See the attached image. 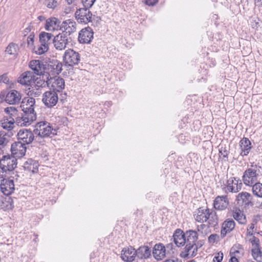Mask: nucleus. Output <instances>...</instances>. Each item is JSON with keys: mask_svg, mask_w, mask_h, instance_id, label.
Returning a JSON list of instances; mask_svg holds the SVG:
<instances>
[{"mask_svg": "<svg viewBox=\"0 0 262 262\" xmlns=\"http://www.w3.org/2000/svg\"><path fill=\"white\" fill-rule=\"evenodd\" d=\"M195 221L200 223H207L198 226L199 232L203 233V230H207L209 227H214L218 225L219 217L216 212L208 208H199L194 214Z\"/></svg>", "mask_w": 262, "mask_h": 262, "instance_id": "obj_1", "label": "nucleus"}, {"mask_svg": "<svg viewBox=\"0 0 262 262\" xmlns=\"http://www.w3.org/2000/svg\"><path fill=\"white\" fill-rule=\"evenodd\" d=\"M34 134L41 138H46L52 135H56V130L47 121H40L37 123L33 130Z\"/></svg>", "mask_w": 262, "mask_h": 262, "instance_id": "obj_2", "label": "nucleus"}, {"mask_svg": "<svg viewBox=\"0 0 262 262\" xmlns=\"http://www.w3.org/2000/svg\"><path fill=\"white\" fill-rule=\"evenodd\" d=\"M258 176L257 166H252L245 171L243 176V182L247 186H252L257 182Z\"/></svg>", "mask_w": 262, "mask_h": 262, "instance_id": "obj_3", "label": "nucleus"}, {"mask_svg": "<svg viewBox=\"0 0 262 262\" xmlns=\"http://www.w3.org/2000/svg\"><path fill=\"white\" fill-rule=\"evenodd\" d=\"M53 35L51 33L41 32L39 35L40 45L36 53L40 55L47 52L49 50V45L53 41Z\"/></svg>", "mask_w": 262, "mask_h": 262, "instance_id": "obj_4", "label": "nucleus"}, {"mask_svg": "<svg viewBox=\"0 0 262 262\" xmlns=\"http://www.w3.org/2000/svg\"><path fill=\"white\" fill-rule=\"evenodd\" d=\"M16 159L10 155L3 156L0 161V169L4 171H10L16 167Z\"/></svg>", "mask_w": 262, "mask_h": 262, "instance_id": "obj_5", "label": "nucleus"}, {"mask_svg": "<svg viewBox=\"0 0 262 262\" xmlns=\"http://www.w3.org/2000/svg\"><path fill=\"white\" fill-rule=\"evenodd\" d=\"M45 76L47 79L48 86L52 88V91L59 92L64 88L65 82L62 78L57 76L49 77L47 75L43 74V77Z\"/></svg>", "mask_w": 262, "mask_h": 262, "instance_id": "obj_6", "label": "nucleus"}, {"mask_svg": "<svg viewBox=\"0 0 262 262\" xmlns=\"http://www.w3.org/2000/svg\"><path fill=\"white\" fill-rule=\"evenodd\" d=\"M63 58L65 64L69 66L78 64L80 60L79 54L73 49L67 50Z\"/></svg>", "mask_w": 262, "mask_h": 262, "instance_id": "obj_7", "label": "nucleus"}, {"mask_svg": "<svg viewBox=\"0 0 262 262\" xmlns=\"http://www.w3.org/2000/svg\"><path fill=\"white\" fill-rule=\"evenodd\" d=\"M58 100V94L55 91H48L45 92L42 96V101L48 107L51 108L55 106Z\"/></svg>", "mask_w": 262, "mask_h": 262, "instance_id": "obj_8", "label": "nucleus"}, {"mask_svg": "<svg viewBox=\"0 0 262 262\" xmlns=\"http://www.w3.org/2000/svg\"><path fill=\"white\" fill-rule=\"evenodd\" d=\"M75 16L79 23L86 24L91 21L92 13L89 9L81 8L77 10Z\"/></svg>", "mask_w": 262, "mask_h": 262, "instance_id": "obj_9", "label": "nucleus"}, {"mask_svg": "<svg viewBox=\"0 0 262 262\" xmlns=\"http://www.w3.org/2000/svg\"><path fill=\"white\" fill-rule=\"evenodd\" d=\"M47 70L45 72V75H47L49 77L55 76L56 74H59L62 70V64L61 62L54 60L50 62L45 68Z\"/></svg>", "mask_w": 262, "mask_h": 262, "instance_id": "obj_10", "label": "nucleus"}, {"mask_svg": "<svg viewBox=\"0 0 262 262\" xmlns=\"http://www.w3.org/2000/svg\"><path fill=\"white\" fill-rule=\"evenodd\" d=\"M94 32L90 27L82 29L79 33L78 40L81 43H89L93 38Z\"/></svg>", "mask_w": 262, "mask_h": 262, "instance_id": "obj_11", "label": "nucleus"}, {"mask_svg": "<svg viewBox=\"0 0 262 262\" xmlns=\"http://www.w3.org/2000/svg\"><path fill=\"white\" fill-rule=\"evenodd\" d=\"M53 43L56 50H63L66 48L68 43V37L63 33H59L53 38Z\"/></svg>", "mask_w": 262, "mask_h": 262, "instance_id": "obj_12", "label": "nucleus"}, {"mask_svg": "<svg viewBox=\"0 0 262 262\" xmlns=\"http://www.w3.org/2000/svg\"><path fill=\"white\" fill-rule=\"evenodd\" d=\"M76 23L72 19L64 20L60 25V30L67 36L70 35L76 31Z\"/></svg>", "mask_w": 262, "mask_h": 262, "instance_id": "obj_13", "label": "nucleus"}, {"mask_svg": "<svg viewBox=\"0 0 262 262\" xmlns=\"http://www.w3.org/2000/svg\"><path fill=\"white\" fill-rule=\"evenodd\" d=\"M34 133L29 130L23 129L19 130L17 136L19 141L25 144H29L33 141L34 138Z\"/></svg>", "mask_w": 262, "mask_h": 262, "instance_id": "obj_14", "label": "nucleus"}, {"mask_svg": "<svg viewBox=\"0 0 262 262\" xmlns=\"http://www.w3.org/2000/svg\"><path fill=\"white\" fill-rule=\"evenodd\" d=\"M198 246L196 244H186L184 250L180 253V256L184 258L194 257L198 252Z\"/></svg>", "mask_w": 262, "mask_h": 262, "instance_id": "obj_15", "label": "nucleus"}, {"mask_svg": "<svg viewBox=\"0 0 262 262\" xmlns=\"http://www.w3.org/2000/svg\"><path fill=\"white\" fill-rule=\"evenodd\" d=\"M35 100L32 97H26L23 99L20 107L24 113H35L34 106Z\"/></svg>", "mask_w": 262, "mask_h": 262, "instance_id": "obj_16", "label": "nucleus"}, {"mask_svg": "<svg viewBox=\"0 0 262 262\" xmlns=\"http://www.w3.org/2000/svg\"><path fill=\"white\" fill-rule=\"evenodd\" d=\"M136 254L135 249L133 247L129 246L123 249L121 257L124 261L132 262L135 260Z\"/></svg>", "mask_w": 262, "mask_h": 262, "instance_id": "obj_17", "label": "nucleus"}, {"mask_svg": "<svg viewBox=\"0 0 262 262\" xmlns=\"http://www.w3.org/2000/svg\"><path fill=\"white\" fill-rule=\"evenodd\" d=\"M36 114L24 113L22 117L16 120V122L20 126H29L36 120Z\"/></svg>", "mask_w": 262, "mask_h": 262, "instance_id": "obj_18", "label": "nucleus"}, {"mask_svg": "<svg viewBox=\"0 0 262 262\" xmlns=\"http://www.w3.org/2000/svg\"><path fill=\"white\" fill-rule=\"evenodd\" d=\"M0 189L4 194L6 195L11 194L14 190L13 181L8 179L4 180L1 183Z\"/></svg>", "mask_w": 262, "mask_h": 262, "instance_id": "obj_19", "label": "nucleus"}, {"mask_svg": "<svg viewBox=\"0 0 262 262\" xmlns=\"http://www.w3.org/2000/svg\"><path fill=\"white\" fill-rule=\"evenodd\" d=\"M21 99V95L17 91L13 90L9 92L6 97L5 101L10 104H18Z\"/></svg>", "mask_w": 262, "mask_h": 262, "instance_id": "obj_20", "label": "nucleus"}, {"mask_svg": "<svg viewBox=\"0 0 262 262\" xmlns=\"http://www.w3.org/2000/svg\"><path fill=\"white\" fill-rule=\"evenodd\" d=\"M12 154L17 157H21L25 155L26 151V144L20 141L15 142L11 145Z\"/></svg>", "mask_w": 262, "mask_h": 262, "instance_id": "obj_21", "label": "nucleus"}, {"mask_svg": "<svg viewBox=\"0 0 262 262\" xmlns=\"http://www.w3.org/2000/svg\"><path fill=\"white\" fill-rule=\"evenodd\" d=\"M242 183L240 180L234 177L229 178L227 182V189L231 192H237L242 187Z\"/></svg>", "mask_w": 262, "mask_h": 262, "instance_id": "obj_22", "label": "nucleus"}, {"mask_svg": "<svg viewBox=\"0 0 262 262\" xmlns=\"http://www.w3.org/2000/svg\"><path fill=\"white\" fill-rule=\"evenodd\" d=\"M235 223L231 219L226 220L222 225L221 236L224 237L227 234L231 232L235 228Z\"/></svg>", "mask_w": 262, "mask_h": 262, "instance_id": "obj_23", "label": "nucleus"}, {"mask_svg": "<svg viewBox=\"0 0 262 262\" xmlns=\"http://www.w3.org/2000/svg\"><path fill=\"white\" fill-rule=\"evenodd\" d=\"M35 76L34 74L30 71L23 73L18 78V82L23 85L30 86L33 85Z\"/></svg>", "mask_w": 262, "mask_h": 262, "instance_id": "obj_24", "label": "nucleus"}, {"mask_svg": "<svg viewBox=\"0 0 262 262\" xmlns=\"http://www.w3.org/2000/svg\"><path fill=\"white\" fill-rule=\"evenodd\" d=\"M229 202L226 195L217 196L214 201L213 206L215 209L225 210L228 206Z\"/></svg>", "mask_w": 262, "mask_h": 262, "instance_id": "obj_25", "label": "nucleus"}, {"mask_svg": "<svg viewBox=\"0 0 262 262\" xmlns=\"http://www.w3.org/2000/svg\"><path fill=\"white\" fill-rule=\"evenodd\" d=\"M165 247L162 244H156L154 247L152 254L157 260H161L165 256Z\"/></svg>", "mask_w": 262, "mask_h": 262, "instance_id": "obj_26", "label": "nucleus"}, {"mask_svg": "<svg viewBox=\"0 0 262 262\" xmlns=\"http://www.w3.org/2000/svg\"><path fill=\"white\" fill-rule=\"evenodd\" d=\"M185 234L181 229H177L173 235V241L178 247L183 246L186 243Z\"/></svg>", "mask_w": 262, "mask_h": 262, "instance_id": "obj_27", "label": "nucleus"}, {"mask_svg": "<svg viewBox=\"0 0 262 262\" xmlns=\"http://www.w3.org/2000/svg\"><path fill=\"white\" fill-rule=\"evenodd\" d=\"M30 68L34 71L36 75H41L43 70L45 69L42 62L39 60H33L30 62Z\"/></svg>", "mask_w": 262, "mask_h": 262, "instance_id": "obj_28", "label": "nucleus"}, {"mask_svg": "<svg viewBox=\"0 0 262 262\" xmlns=\"http://www.w3.org/2000/svg\"><path fill=\"white\" fill-rule=\"evenodd\" d=\"M239 146L241 149V155L242 156H247L251 148L250 140L247 138H243L240 141Z\"/></svg>", "mask_w": 262, "mask_h": 262, "instance_id": "obj_29", "label": "nucleus"}, {"mask_svg": "<svg viewBox=\"0 0 262 262\" xmlns=\"http://www.w3.org/2000/svg\"><path fill=\"white\" fill-rule=\"evenodd\" d=\"M38 166V162L32 159H28L24 164V169L33 173L37 172Z\"/></svg>", "mask_w": 262, "mask_h": 262, "instance_id": "obj_30", "label": "nucleus"}, {"mask_svg": "<svg viewBox=\"0 0 262 262\" xmlns=\"http://www.w3.org/2000/svg\"><path fill=\"white\" fill-rule=\"evenodd\" d=\"M136 251L137 256L140 259L147 258L151 255V250L147 246H141Z\"/></svg>", "mask_w": 262, "mask_h": 262, "instance_id": "obj_31", "label": "nucleus"}, {"mask_svg": "<svg viewBox=\"0 0 262 262\" xmlns=\"http://www.w3.org/2000/svg\"><path fill=\"white\" fill-rule=\"evenodd\" d=\"M60 21L55 17L48 18L46 20L45 28L48 31L57 30L59 26Z\"/></svg>", "mask_w": 262, "mask_h": 262, "instance_id": "obj_32", "label": "nucleus"}, {"mask_svg": "<svg viewBox=\"0 0 262 262\" xmlns=\"http://www.w3.org/2000/svg\"><path fill=\"white\" fill-rule=\"evenodd\" d=\"M184 234L186 244H195L198 238L196 231L190 230L187 231Z\"/></svg>", "mask_w": 262, "mask_h": 262, "instance_id": "obj_33", "label": "nucleus"}, {"mask_svg": "<svg viewBox=\"0 0 262 262\" xmlns=\"http://www.w3.org/2000/svg\"><path fill=\"white\" fill-rule=\"evenodd\" d=\"M2 127L8 131L12 130L14 126V119L12 117L3 118L1 120Z\"/></svg>", "mask_w": 262, "mask_h": 262, "instance_id": "obj_34", "label": "nucleus"}, {"mask_svg": "<svg viewBox=\"0 0 262 262\" xmlns=\"http://www.w3.org/2000/svg\"><path fill=\"white\" fill-rule=\"evenodd\" d=\"M232 216L239 224L242 225L246 224L247 220L246 216L241 210L236 209L235 210H233Z\"/></svg>", "mask_w": 262, "mask_h": 262, "instance_id": "obj_35", "label": "nucleus"}, {"mask_svg": "<svg viewBox=\"0 0 262 262\" xmlns=\"http://www.w3.org/2000/svg\"><path fill=\"white\" fill-rule=\"evenodd\" d=\"M244 250L242 245L238 244L233 246L230 252L231 256H234L235 257H240L244 255Z\"/></svg>", "mask_w": 262, "mask_h": 262, "instance_id": "obj_36", "label": "nucleus"}, {"mask_svg": "<svg viewBox=\"0 0 262 262\" xmlns=\"http://www.w3.org/2000/svg\"><path fill=\"white\" fill-rule=\"evenodd\" d=\"M42 93V89L36 88L31 85L28 90H26V94L30 96L29 97H38Z\"/></svg>", "mask_w": 262, "mask_h": 262, "instance_id": "obj_37", "label": "nucleus"}, {"mask_svg": "<svg viewBox=\"0 0 262 262\" xmlns=\"http://www.w3.org/2000/svg\"><path fill=\"white\" fill-rule=\"evenodd\" d=\"M43 78H45V79H41L40 78H35V77L33 82V86L36 88H40L42 89V88L48 85L47 79H46V76Z\"/></svg>", "mask_w": 262, "mask_h": 262, "instance_id": "obj_38", "label": "nucleus"}, {"mask_svg": "<svg viewBox=\"0 0 262 262\" xmlns=\"http://www.w3.org/2000/svg\"><path fill=\"white\" fill-rule=\"evenodd\" d=\"M250 196L251 195L249 193L246 192H242L237 195L236 200L238 203H247L249 201Z\"/></svg>", "mask_w": 262, "mask_h": 262, "instance_id": "obj_39", "label": "nucleus"}, {"mask_svg": "<svg viewBox=\"0 0 262 262\" xmlns=\"http://www.w3.org/2000/svg\"><path fill=\"white\" fill-rule=\"evenodd\" d=\"M18 49V46L17 44L11 43L7 47L6 52L10 55L15 56L17 54Z\"/></svg>", "mask_w": 262, "mask_h": 262, "instance_id": "obj_40", "label": "nucleus"}, {"mask_svg": "<svg viewBox=\"0 0 262 262\" xmlns=\"http://www.w3.org/2000/svg\"><path fill=\"white\" fill-rule=\"evenodd\" d=\"M252 191L254 195L262 198V183L256 182L253 185Z\"/></svg>", "mask_w": 262, "mask_h": 262, "instance_id": "obj_41", "label": "nucleus"}, {"mask_svg": "<svg viewBox=\"0 0 262 262\" xmlns=\"http://www.w3.org/2000/svg\"><path fill=\"white\" fill-rule=\"evenodd\" d=\"M252 254L253 258L257 262L262 261V252L259 249H253L252 250Z\"/></svg>", "mask_w": 262, "mask_h": 262, "instance_id": "obj_42", "label": "nucleus"}, {"mask_svg": "<svg viewBox=\"0 0 262 262\" xmlns=\"http://www.w3.org/2000/svg\"><path fill=\"white\" fill-rule=\"evenodd\" d=\"M5 112L10 115L9 117H15L17 115V110L14 106H10L5 108Z\"/></svg>", "mask_w": 262, "mask_h": 262, "instance_id": "obj_43", "label": "nucleus"}, {"mask_svg": "<svg viewBox=\"0 0 262 262\" xmlns=\"http://www.w3.org/2000/svg\"><path fill=\"white\" fill-rule=\"evenodd\" d=\"M96 0H81L83 8L89 9L94 5Z\"/></svg>", "mask_w": 262, "mask_h": 262, "instance_id": "obj_44", "label": "nucleus"}, {"mask_svg": "<svg viewBox=\"0 0 262 262\" xmlns=\"http://www.w3.org/2000/svg\"><path fill=\"white\" fill-rule=\"evenodd\" d=\"M58 5V3L56 0H48L47 3V6L50 9H54Z\"/></svg>", "mask_w": 262, "mask_h": 262, "instance_id": "obj_45", "label": "nucleus"}, {"mask_svg": "<svg viewBox=\"0 0 262 262\" xmlns=\"http://www.w3.org/2000/svg\"><path fill=\"white\" fill-rule=\"evenodd\" d=\"M219 239V236L216 234H211L208 237V242L210 243L213 244L216 242Z\"/></svg>", "mask_w": 262, "mask_h": 262, "instance_id": "obj_46", "label": "nucleus"}, {"mask_svg": "<svg viewBox=\"0 0 262 262\" xmlns=\"http://www.w3.org/2000/svg\"><path fill=\"white\" fill-rule=\"evenodd\" d=\"M159 0H142V2L147 6H154L158 2Z\"/></svg>", "mask_w": 262, "mask_h": 262, "instance_id": "obj_47", "label": "nucleus"}, {"mask_svg": "<svg viewBox=\"0 0 262 262\" xmlns=\"http://www.w3.org/2000/svg\"><path fill=\"white\" fill-rule=\"evenodd\" d=\"M223 258V253L221 252L215 254L213 258V262H221Z\"/></svg>", "mask_w": 262, "mask_h": 262, "instance_id": "obj_48", "label": "nucleus"}, {"mask_svg": "<svg viewBox=\"0 0 262 262\" xmlns=\"http://www.w3.org/2000/svg\"><path fill=\"white\" fill-rule=\"evenodd\" d=\"M251 243L252 245L255 247L256 249L259 248V239L255 236H253V237L250 239Z\"/></svg>", "mask_w": 262, "mask_h": 262, "instance_id": "obj_49", "label": "nucleus"}, {"mask_svg": "<svg viewBox=\"0 0 262 262\" xmlns=\"http://www.w3.org/2000/svg\"><path fill=\"white\" fill-rule=\"evenodd\" d=\"M5 136L6 134L4 132H0V145H5L7 141Z\"/></svg>", "mask_w": 262, "mask_h": 262, "instance_id": "obj_50", "label": "nucleus"}, {"mask_svg": "<svg viewBox=\"0 0 262 262\" xmlns=\"http://www.w3.org/2000/svg\"><path fill=\"white\" fill-rule=\"evenodd\" d=\"M229 151L226 149L225 147H222L220 149V154L223 157H227Z\"/></svg>", "mask_w": 262, "mask_h": 262, "instance_id": "obj_51", "label": "nucleus"}, {"mask_svg": "<svg viewBox=\"0 0 262 262\" xmlns=\"http://www.w3.org/2000/svg\"><path fill=\"white\" fill-rule=\"evenodd\" d=\"M0 81L1 82H3L5 83H6L8 82V79L6 75H3L2 76H0Z\"/></svg>", "mask_w": 262, "mask_h": 262, "instance_id": "obj_52", "label": "nucleus"}, {"mask_svg": "<svg viewBox=\"0 0 262 262\" xmlns=\"http://www.w3.org/2000/svg\"><path fill=\"white\" fill-rule=\"evenodd\" d=\"M6 173V171H3L2 169L0 170V181L2 182L4 180H5L4 179V177L6 176L5 173Z\"/></svg>", "mask_w": 262, "mask_h": 262, "instance_id": "obj_53", "label": "nucleus"}, {"mask_svg": "<svg viewBox=\"0 0 262 262\" xmlns=\"http://www.w3.org/2000/svg\"><path fill=\"white\" fill-rule=\"evenodd\" d=\"M229 262H239L237 257H235L234 256H231L230 259L229 260Z\"/></svg>", "mask_w": 262, "mask_h": 262, "instance_id": "obj_54", "label": "nucleus"}, {"mask_svg": "<svg viewBox=\"0 0 262 262\" xmlns=\"http://www.w3.org/2000/svg\"><path fill=\"white\" fill-rule=\"evenodd\" d=\"M27 41L28 45L32 44L33 42V37L31 36V35L29 36L28 37Z\"/></svg>", "mask_w": 262, "mask_h": 262, "instance_id": "obj_55", "label": "nucleus"}, {"mask_svg": "<svg viewBox=\"0 0 262 262\" xmlns=\"http://www.w3.org/2000/svg\"><path fill=\"white\" fill-rule=\"evenodd\" d=\"M163 262H178V259H168L166 260H165Z\"/></svg>", "mask_w": 262, "mask_h": 262, "instance_id": "obj_56", "label": "nucleus"}, {"mask_svg": "<svg viewBox=\"0 0 262 262\" xmlns=\"http://www.w3.org/2000/svg\"><path fill=\"white\" fill-rule=\"evenodd\" d=\"M255 226H254V224L253 223H251L249 226V228L248 229H249L250 230H253Z\"/></svg>", "mask_w": 262, "mask_h": 262, "instance_id": "obj_57", "label": "nucleus"}, {"mask_svg": "<svg viewBox=\"0 0 262 262\" xmlns=\"http://www.w3.org/2000/svg\"><path fill=\"white\" fill-rule=\"evenodd\" d=\"M173 247V245L172 244H168L166 246V248L167 249H172Z\"/></svg>", "mask_w": 262, "mask_h": 262, "instance_id": "obj_58", "label": "nucleus"}, {"mask_svg": "<svg viewBox=\"0 0 262 262\" xmlns=\"http://www.w3.org/2000/svg\"><path fill=\"white\" fill-rule=\"evenodd\" d=\"M253 231H251L249 229H247V234L249 235H252L253 234Z\"/></svg>", "mask_w": 262, "mask_h": 262, "instance_id": "obj_59", "label": "nucleus"}, {"mask_svg": "<svg viewBox=\"0 0 262 262\" xmlns=\"http://www.w3.org/2000/svg\"><path fill=\"white\" fill-rule=\"evenodd\" d=\"M71 11V9L68 8H66L65 9V11H64V12L66 13V14H68Z\"/></svg>", "mask_w": 262, "mask_h": 262, "instance_id": "obj_60", "label": "nucleus"}, {"mask_svg": "<svg viewBox=\"0 0 262 262\" xmlns=\"http://www.w3.org/2000/svg\"><path fill=\"white\" fill-rule=\"evenodd\" d=\"M38 19L41 21L44 19V17L42 16H39L38 17Z\"/></svg>", "mask_w": 262, "mask_h": 262, "instance_id": "obj_61", "label": "nucleus"}, {"mask_svg": "<svg viewBox=\"0 0 262 262\" xmlns=\"http://www.w3.org/2000/svg\"><path fill=\"white\" fill-rule=\"evenodd\" d=\"M188 262H195V261L194 260H190V261H189Z\"/></svg>", "mask_w": 262, "mask_h": 262, "instance_id": "obj_62", "label": "nucleus"}, {"mask_svg": "<svg viewBox=\"0 0 262 262\" xmlns=\"http://www.w3.org/2000/svg\"><path fill=\"white\" fill-rule=\"evenodd\" d=\"M10 208H11V204H10Z\"/></svg>", "mask_w": 262, "mask_h": 262, "instance_id": "obj_63", "label": "nucleus"}, {"mask_svg": "<svg viewBox=\"0 0 262 262\" xmlns=\"http://www.w3.org/2000/svg\"><path fill=\"white\" fill-rule=\"evenodd\" d=\"M0 99H1V98L0 97Z\"/></svg>", "mask_w": 262, "mask_h": 262, "instance_id": "obj_64", "label": "nucleus"}]
</instances>
